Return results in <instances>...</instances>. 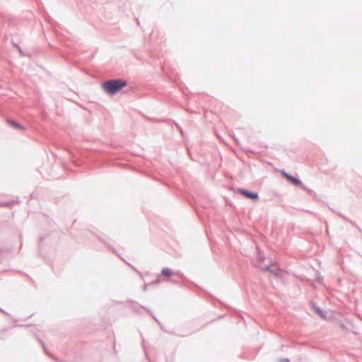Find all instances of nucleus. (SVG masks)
<instances>
[{
  "instance_id": "1a4fd4ad",
  "label": "nucleus",
  "mask_w": 362,
  "mask_h": 362,
  "mask_svg": "<svg viewBox=\"0 0 362 362\" xmlns=\"http://www.w3.org/2000/svg\"><path fill=\"white\" fill-rule=\"evenodd\" d=\"M283 175H284V176L287 180H289V177H291V175H290L287 174V173H285V172H283Z\"/></svg>"
},
{
  "instance_id": "f8f14e48",
  "label": "nucleus",
  "mask_w": 362,
  "mask_h": 362,
  "mask_svg": "<svg viewBox=\"0 0 362 362\" xmlns=\"http://www.w3.org/2000/svg\"><path fill=\"white\" fill-rule=\"evenodd\" d=\"M0 310H1V312H3V310H2L1 309H0Z\"/></svg>"
},
{
  "instance_id": "6e6552de",
  "label": "nucleus",
  "mask_w": 362,
  "mask_h": 362,
  "mask_svg": "<svg viewBox=\"0 0 362 362\" xmlns=\"http://www.w3.org/2000/svg\"><path fill=\"white\" fill-rule=\"evenodd\" d=\"M11 124L13 127H16V128L23 129V127H21L19 124H18V123H16V122H11Z\"/></svg>"
},
{
  "instance_id": "423d86ee",
  "label": "nucleus",
  "mask_w": 362,
  "mask_h": 362,
  "mask_svg": "<svg viewBox=\"0 0 362 362\" xmlns=\"http://www.w3.org/2000/svg\"><path fill=\"white\" fill-rule=\"evenodd\" d=\"M162 274L166 276H170L173 274V272L168 268H163L162 269Z\"/></svg>"
},
{
  "instance_id": "20e7f679",
  "label": "nucleus",
  "mask_w": 362,
  "mask_h": 362,
  "mask_svg": "<svg viewBox=\"0 0 362 362\" xmlns=\"http://www.w3.org/2000/svg\"><path fill=\"white\" fill-rule=\"evenodd\" d=\"M262 269L269 272L272 274H276V267L266 266L262 267Z\"/></svg>"
},
{
  "instance_id": "0eeeda50",
  "label": "nucleus",
  "mask_w": 362,
  "mask_h": 362,
  "mask_svg": "<svg viewBox=\"0 0 362 362\" xmlns=\"http://www.w3.org/2000/svg\"><path fill=\"white\" fill-rule=\"evenodd\" d=\"M314 310L321 317L325 318V315H324L323 311L320 308L314 307Z\"/></svg>"
},
{
  "instance_id": "39448f33",
  "label": "nucleus",
  "mask_w": 362,
  "mask_h": 362,
  "mask_svg": "<svg viewBox=\"0 0 362 362\" xmlns=\"http://www.w3.org/2000/svg\"><path fill=\"white\" fill-rule=\"evenodd\" d=\"M289 181H291L296 185H302V182L300 180H298L293 176L289 177Z\"/></svg>"
},
{
  "instance_id": "7ed1b4c3",
  "label": "nucleus",
  "mask_w": 362,
  "mask_h": 362,
  "mask_svg": "<svg viewBox=\"0 0 362 362\" xmlns=\"http://www.w3.org/2000/svg\"><path fill=\"white\" fill-rule=\"evenodd\" d=\"M16 202H18V201L15 200L0 202V207H11Z\"/></svg>"
},
{
  "instance_id": "f257e3e1",
  "label": "nucleus",
  "mask_w": 362,
  "mask_h": 362,
  "mask_svg": "<svg viewBox=\"0 0 362 362\" xmlns=\"http://www.w3.org/2000/svg\"><path fill=\"white\" fill-rule=\"evenodd\" d=\"M127 86V81L123 79H112L106 81L103 84V90L109 95H115Z\"/></svg>"
},
{
  "instance_id": "9b49d317",
  "label": "nucleus",
  "mask_w": 362,
  "mask_h": 362,
  "mask_svg": "<svg viewBox=\"0 0 362 362\" xmlns=\"http://www.w3.org/2000/svg\"><path fill=\"white\" fill-rule=\"evenodd\" d=\"M160 283V280L157 279L155 282L152 283L153 284H158Z\"/></svg>"
},
{
  "instance_id": "9d476101",
  "label": "nucleus",
  "mask_w": 362,
  "mask_h": 362,
  "mask_svg": "<svg viewBox=\"0 0 362 362\" xmlns=\"http://www.w3.org/2000/svg\"><path fill=\"white\" fill-rule=\"evenodd\" d=\"M284 361L289 362V360L288 358H281V359L279 360V362H284Z\"/></svg>"
},
{
  "instance_id": "f03ea898",
  "label": "nucleus",
  "mask_w": 362,
  "mask_h": 362,
  "mask_svg": "<svg viewBox=\"0 0 362 362\" xmlns=\"http://www.w3.org/2000/svg\"><path fill=\"white\" fill-rule=\"evenodd\" d=\"M240 192L245 196L247 198L252 199H258V194L257 192H252L247 191L246 189H240Z\"/></svg>"
}]
</instances>
